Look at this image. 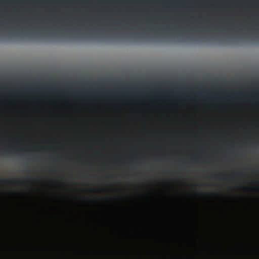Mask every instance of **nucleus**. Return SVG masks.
I'll use <instances>...</instances> for the list:
<instances>
[{
  "instance_id": "f257e3e1",
  "label": "nucleus",
  "mask_w": 259,
  "mask_h": 259,
  "mask_svg": "<svg viewBox=\"0 0 259 259\" xmlns=\"http://www.w3.org/2000/svg\"><path fill=\"white\" fill-rule=\"evenodd\" d=\"M110 106V199H113V76L111 74L109 88Z\"/></svg>"
},
{
  "instance_id": "f03ea898",
  "label": "nucleus",
  "mask_w": 259,
  "mask_h": 259,
  "mask_svg": "<svg viewBox=\"0 0 259 259\" xmlns=\"http://www.w3.org/2000/svg\"><path fill=\"white\" fill-rule=\"evenodd\" d=\"M20 1H12V2H20ZM24 2H32V1H24ZM35 2H53V1H34ZM93 2L94 1H53V2ZM98 2H107L110 10V36H113V1H98Z\"/></svg>"
},
{
  "instance_id": "7ed1b4c3",
  "label": "nucleus",
  "mask_w": 259,
  "mask_h": 259,
  "mask_svg": "<svg viewBox=\"0 0 259 259\" xmlns=\"http://www.w3.org/2000/svg\"><path fill=\"white\" fill-rule=\"evenodd\" d=\"M136 10L135 9H126L123 11V15L126 17V19L124 22H125V25L122 26V28L124 29H128L131 28L133 24L134 21L130 20V18L136 15Z\"/></svg>"
},
{
  "instance_id": "20e7f679",
  "label": "nucleus",
  "mask_w": 259,
  "mask_h": 259,
  "mask_svg": "<svg viewBox=\"0 0 259 259\" xmlns=\"http://www.w3.org/2000/svg\"><path fill=\"white\" fill-rule=\"evenodd\" d=\"M114 152H115V140H114ZM115 152H114L115 153ZM115 167H114V170ZM115 174L114 173V180L115 179ZM116 188L115 181H114V259H116Z\"/></svg>"
},
{
  "instance_id": "39448f33",
  "label": "nucleus",
  "mask_w": 259,
  "mask_h": 259,
  "mask_svg": "<svg viewBox=\"0 0 259 259\" xmlns=\"http://www.w3.org/2000/svg\"><path fill=\"white\" fill-rule=\"evenodd\" d=\"M32 180L31 178H25L21 181L19 180L12 179H0V182L7 184H19L20 183L27 184L32 183Z\"/></svg>"
},
{
  "instance_id": "423d86ee",
  "label": "nucleus",
  "mask_w": 259,
  "mask_h": 259,
  "mask_svg": "<svg viewBox=\"0 0 259 259\" xmlns=\"http://www.w3.org/2000/svg\"><path fill=\"white\" fill-rule=\"evenodd\" d=\"M105 12L102 9H97L95 16L97 18L98 25L103 24L105 22L104 19Z\"/></svg>"
},
{
  "instance_id": "0eeeda50",
  "label": "nucleus",
  "mask_w": 259,
  "mask_h": 259,
  "mask_svg": "<svg viewBox=\"0 0 259 259\" xmlns=\"http://www.w3.org/2000/svg\"><path fill=\"white\" fill-rule=\"evenodd\" d=\"M136 1H114V14H115V7L119 2H135ZM115 15H114L115 16ZM115 37V19H114V38Z\"/></svg>"
},
{
  "instance_id": "6e6552de",
  "label": "nucleus",
  "mask_w": 259,
  "mask_h": 259,
  "mask_svg": "<svg viewBox=\"0 0 259 259\" xmlns=\"http://www.w3.org/2000/svg\"><path fill=\"white\" fill-rule=\"evenodd\" d=\"M103 94H104V93L102 90H99L96 92V95L99 97H103Z\"/></svg>"
},
{
  "instance_id": "1a4fd4ad",
  "label": "nucleus",
  "mask_w": 259,
  "mask_h": 259,
  "mask_svg": "<svg viewBox=\"0 0 259 259\" xmlns=\"http://www.w3.org/2000/svg\"><path fill=\"white\" fill-rule=\"evenodd\" d=\"M125 254L127 257V258L128 259H131V253H130V252L128 251V250H126L125 251Z\"/></svg>"
},
{
  "instance_id": "9d476101",
  "label": "nucleus",
  "mask_w": 259,
  "mask_h": 259,
  "mask_svg": "<svg viewBox=\"0 0 259 259\" xmlns=\"http://www.w3.org/2000/svg\"><path fill=\"white\" fill-rule=\"evenodd\" d=\"M4 151L5 152L10 153L12 152V149L10 148H5Z\"/></svg>"
},
{
  "instance_id": "9b49d317",
  "label": "nucleus",
  "mask_w": 259,
  "mask_h": 259,
  "mask_svg": "<svg viewBox=\"0 0 259 259\" xmlns=\"http://www.w3.org/2000/svg\"><path fill=\"white\" fill-rule=\"evenodd\" d=\"M215 178L217 179H226V177H218V176H216L215 177Z\"/></svg>"
},
{
  "instance_id": "f8f14e48",
  "label": "nucleus",
  "mask_w": 259,
  "mask_h": 259,
  "mask_svg": "<svg viewBox=\"0 0 259 259\" xmlns=\"http://www.w3.org/2000/svg\"><path fill=\"white\" fill-rule=\"evenodd\" d=\"M130 163V161H126V162H124V164H125L126 165H128Z\"/></svg>"
},
{
  "instance_id": "ddd939ff",
  "label": "nucleus",
  "mask_w": 259,
  "mask_h": 259,
  "mask_svg": "<svg viewBox=\"0 0 259 259\" xmlns=\"http://www.w3.org/2000/svg\"><path fill=\"white\" fill-rule=\"evenodd\" d=\"M95 29H96V30H103V28H95Z\"/></svg>"
},
{
  "instance_id": "4468645a",
  "label": "nucleus",
  "mask_w": 259,
  "mask_h": 259,
  "mask_svg": "<svg viewBox=\"0 0 259 259\" xmlns=\"http://www.w3.org/2000/svg\"><path fill=\"white\" fill-rule=\"evenodd\" d=\"M130 198H131V197H130V196H127V197H126V199H129Z\"/></svg>"
},
{
  "instance_id": "2eb2a0df",
  "label": "nucleus",
  "mask_w": 259,
  "mask_h": 259,
  "mask_svg": "<svg viewBox=\"0 0 259 259\" xmlns=\"http://www.w3.org/2000/svg\"><path fill=\"white\" fill-rule=\"evenodd\" d=\"M234 175H232L231 176V178H233V177H234Z\"/></svg>"
},
{
  "instance_id": "dca6fc26",
  "label": "nucleus",
  "mask_w": 259,
  "mask_h": 259,
  "mask_svg": "<svg viewBox=\"0 0 259 259\" xmlns=\"http://www.w3.org/2000/svg\"><path fill=\"white\" fill-rule=\"evenodd\" d=\"M94 178H98V177H97V176H94Z\"/></svg>"
}]
</instances>
